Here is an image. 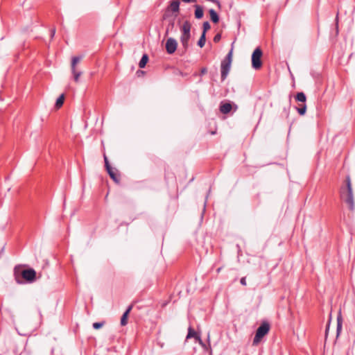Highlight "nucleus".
Wrapping results in <instances>:
<instances>
[{"mask_svg":"<svg viewBox=\"0 0 355 355\" xmlns=\"http://www.w3.org/2000/svg\"><path fill=\"white\" fill-rule=\"evenodd\" d=\"M346 185L342 187L340 191V198L345 201L349 206L350 210L354 209V195L352 191V187L351 183V179L349 175L346 177L345 180Z\"/></svg>","mask_w":355,"mask_h":355,"instance_id":"f257e3e1","label":"nucleus"},{"mask_svg":"<svg viewBox=\"0 0 355 355\" xmlns=\"http://www.w3.org/2000/svg\"><path fill=\"white\" fill-rule=\"evenodd\" d=\"M15 277L18 284H22L21 277L28 283H32L36 279V272L33 268H28L19 271L18 267H15L14 270Z\"/></svg>","mask_w":355,"mask_h":355,"instance_id":"f03ea898","label":"nucleus"},{"mask_svg":"<svg viewBox=\"0 0 355 355\" xmlns=\"http://www.w3.org/2000/svg\"><path fill=\"white\" fill-rule=\"evenodd\" d=\"M233 48L229 51L225 59L221 62L220 72H221V80L224 81L231 68L232 62Z\"/></svg>","mask_w":355,"mask_h":355,"instance_id":"7ed1b4c3","label":"nucleus"},{"mask_svg":"<svg viewBox=\"0 0 355 355\" xmlns=\"http://www.w3.org/2000/svg\"><path fill=\"white\" fill-rule=\"evenodd\" d=\"M263 53L259 47L254 49L252 55V66L254 69H259L262 66L261 57Z\"/></svg>","mask_w":355,"mask_h":355,"instance_id":"20e7f679","label":"nucleus"},{"mask_svg":"<svg viewBox=\"0 0 355 355\" xmlns=\"http://www.w3.org/2000/svg\"><path fill=\"white\" fill-rule=\"evenodd\" d=\"M104 161H105V166L106 167V170L110 176V178L116 183L119 182L120 181V177L117 173V170L115 168H113L111 167V166L109 164L107 157L105 155H104Z\"/></svg>","mask_w":355,"mask_h":355,"instance_id":"39448f33","label":"nucleus"},{"mask_svg":"<svg viewBox=\"0 0 355 355\" xmlns=\"http://www.w3.org/2000/svg\"><path fill=\"white\" fill-rule=\"evenodd\" d=\"M178 42L172 37H169L166 42V50L168 54H173L177 49Z\"/></svg>","mask_w":355,"mask_h":355,"instance_id":"423d86ee","label":"nucleus"},{"mask_svg":"<svg viewBox=\"0 0 355 355\" xmlns=\"http://www.w3.org/2000/svg\"><path fill=\"white\" fill-rule=\"evenodd\" d=\"M193 339L195 342H198L199 344L204 348L206 347L205 344L201 339L200 334H187L185 342H188L189 340Z\"/></svg>","mask_w":355,"mask_h":355,"instance_id":"0eeeda50","label":"nucleus"},{"mask_svg":"<svg viewBox=\"0 0 355 355\" xmlns=\"http://www.w3.org/2000/svg\"><path fill=\"white\" fill-rule=\"evenodd\" d=\"M191 25L189 21H185L180 28L181 35H191Z\"/></svg>","mask_w":355,"mask_h":355,"instance_id":"6e6552de","label":"nucleus"},{"mask_svg":"<svg viewBox=\"0 0 355 355\" xmlns=\"http://www.w3.org/2000/svg\"><path fill=\"white\" fill-rule=\"evenodd\" d=\"M191 35H181L180 42L186 51L189 47V41L190 40Z\"/></svg>","mask_w":355,"mask_h":355,"instance_id":"1a4fd4ad","label":"nucleus"},{"mask_svg":"<svg viewBox=\"0 0 355 355\" xmlns=\"http://www.w3.org/2000/svg\"><path fill=\"white\" fill-rule=\"evenodd\" d=\"M270 330V324L268 322H263L255 333H268Z\"/></svg>","mask_w":355,"mask_h":355,"instance_id":"9d476101","label":"nucleus"},{"mask_svg":"<svg viewBox=\"0 0 355 355\" xmlns=\"http://www.w3.org/2000/svg\"><path fill=\"white\" fill-rule=\"evenodd\" d=\"M232 107V105L230 103H221L220 106V111L223 114H227L231 111Z\"/></svg>","mask_w":355,"mask_h":355,"instance_id":"9b49d317","label":"nucleus"},{"mask_svg":"<svg viewBox=\"0 0 355 355\" xmlns=\"http://www.w3.org/2000/svg\"><path fill=\"white\" fill-rule=\"evenodd\" d=\"M132 308V306H129L127 310L124 312L121 318V324L124 326L127 324V319L128 314L130 313L131 309Z\"/></svg>","mask_w":355,"mask_h":355,"instance_id":"f8f14e48","label":"nucleus"},{"mask_svg":"<svg viewBox=\"0 0 355 355\" xmlns=\"http://www.w3.org/2000/svg\"><path fill=\"white\" fill-rule=\"evenodd\" d=\"M83 56H74L71 59V71H74L76 69V64L83 59Z\"/></svg>","mask_w":355,"mask_h":355,"instance_id":"ddd939ff","label":"nucleus"},{"mask_svg":"<svg viewBox=\"0 0 355 355\" xmlns=\"http://www.w3.org/2000/svg\"><path fill=\"white\" fill-rule=\"evenodd\" d=\"M179 7L180 1L178 0H174L171 3L169 9L174 12H178L179 11Z\"/></svg>","mask_w":355,"mask_h":355,"instance_id":"4468645a","label":"nucleus"},{"mask_svg":"<svg viewBox=\"0 0 355 355\" xmlns=\"http://www.w3.org/2000/svg\"><path fill=\"white\" fill-rule=\"evenodd\" d=\"M195 17L197 19H201L203 17V9L199 5L195 6Z\"/></svg>","mask_w":355,"mask_h":355,"instance_id":"2eb2a0df","label":"nucleus"},{"mask_svg":"<svg viewBox=\"0 0 355 355\" xmlns=\"http://www.w3.org/2000/svg\"><path fill=\"white\" fill-rule=\"evenodd\" d=\"M266 334H255L252 345H258L263 339Z\"/></svg>","mask_w":355,"mask_h":355,"instance_id":"dca6fc26","label":"nucleus"},{"mask_svg":"<svg viewBox=\"0 0 355 355\" xmlns=\"http://www.w3.org/2000/svg\"><path fill=\"white\" fill-rule=\"evenodd\" d=\"M209 15H210L211 19L214 23L218 22L219 17H218L217 12L214 9L209 10Z\"/></svg>","mask_w":355,"mask_h":355,"instance_id":"f3484780","label":"nucleus"},{"mask_svg":"<svg viewBox=\"0 0 355 355\" xmlns=\"http://www.w3.org/2000/svg\"><path fill=\"white\" fill-rule=\"evenodd\" d=\"M148 60V56L147 54H144L141 60L139 61V68H144Z\"/></svg>","mask_w":355,"mask_h":355,"instance_id":"a211bd4d","label":"nucleus"},{"mask_svg":"<svg viewBox=\"0 0 355 355\" xmlns=\"http://www.w3.org/2000/svg\"><path fill=\"white\" fill-rule=\"evenodd\" d=\"M342 316L340 313L337 316V328H336V333H340L342 329Z\"/></svg>","mask_w":355,"mask_h":355,"instance_id":"6ab92c4d","label":"nucleus"},{"mask_svg":"<svg viewBox=\"0 0 355 355\" xmlns=\"http://www.w3.org/2000/svg\"><path fill=\"white\" fill-rule=\"evenodd\" d=\"M64 95L62 94L58 98V99L55 102V107L60 108V107H62V105L64 103Z\"/></svg>","mask_w":355,"mask_h":355,"instance_id":"aec40b11","label":"nucleus"},{"mask_svg":"<svg viewBox=\"0 0 355 355\" xmlns=\"http://www.w3.org/2000/svg\"><path fill=\"white\" fill-rule=\"evenodd\" d=\"M295 99L297 101L305 103L306 100V97L303 92H298L295 96Z\"/></svg>","mask_w":355,"mask_h":355,"instance_id":"412c9836","label":"nucleus"},{"mask_svg":"<svg viewBox=\"0 0 355 355\" xmlns=\"http://www.w3.org/2000/svg\"><path fill=\"white\" fill-rule=\"evenodd\" d=\"M206 42V35L205 34V32H202L198 42V45L202 48L205 46Z\"/></svg>","mask_w":355,"mask_h":355,"instance_id":"4be33fe9","label":"nucleus"},{"mask_svg":"<svg viewBox=\"0 0 355 355\" xmlns=\"http://www.w3.org/2000/svg\"><path fill=\"white\" fill-rule=\"evenodd\" d=\"M297 110L300 115H304L306 111V105L304 103L299 107H297Z\"/></svg>","mask_w":355,"mask_h":355,"instance_id":"5701e85b","label":"nucleus"},{"mask_svg":"<svg viewBox=\"0 0 355 355\" xmlns=\"http://www.w3.org/2000/svg\"><path fill=\"white\" fill-rule=\"evenodd\" d=\"M73 75V79L77 83L79 81V78L81 76L82 73L80 71H77L76 69H74V71H71Z\"/></svg>","mask_w":355,"mask_h":355,"instance_id":"b1692460","label":"nucleus"},{"mask_svg":"<svg viewBox=\"0 0 355 355\" xmlns=\"http://www.w3.org/2000/svg\"><path fill=\"white\" fill-rule=\"evenodd\" d=\"M210 24L208 21H205L202 25L203 31L205 32V34L206 35V32L210 29Z\"/></svg>","mask_w":355,"mask_h":355,"instance_id":"393cba45","label":"nucleus"},{"mask_svg":"<svg viewBox=\"0 0 355 355\" xmlns=\"http://www.w3.org/2000/svg\"><path fill=\"white\" fill-rule=\"evenodd\" d=\"M104 325V322H94L93 323V327L95 329H98L99 328H101V327H103Z\"/></svg>","mask_w":355,"mask_h":355,"instance_id":"a878e982","label":"nucleus"},{"mask_svg":"<svg viewBox=\"0 0 355 355\" xmlns=\"http://www.w3.org/2000/svg\"><path fill=\"white\" fill-rule=\"evenodd\" d=\"M335 22H336V35H338V12H337V14H336Z\"/></svg>","mask_w":355,"mask_h":355,"instance_id":"bb28decb","label":"nucleus"},{"mask_svg":"<svg viewBox=\"0 0 355 355\" xmlns=\"http://www.w3.org/2000/svg\"><path fill=\"white\" fill-rule=\"evenodd\" d=\"M221 35L220 34L218 33L216 34L214 37V42H218L220 40Z\"/></svg>","mask_w":355,"mask_h":355,"instance_id":"cd10ccee","label":"nucleus"},{"mask_svg":"<svg viewBox=\"0 0 355 355\" xmlns=\"http://www.w3.org/2000/svg\"><path fill=\"white\" fill-rule=\"evenodd\" d=\"M240 282L243 286H246L247 283L245 277H242L240 280Z\"/></svg>","mask_w":355,"mask_h":355,"instance_id":"c85d7f7f","label":"nucleus"},{"mask_svg":"<svg viewBox=\"0 0 355 355\" xmlns=\"http://www.w3.org/2000/svg\"><path fill=\"white\" fill-rule=\"evenodd\" d=\"M55 34V28H53L51 30V37L53 38Z\"/></svg>","mask_w":355,"mask_h":355,"instance_id":"c756f323","label":"nucleus"},{"mask_svg":"<svg viewBox=\"0 0 355 355\" xmlns=\"http://www.w3.org/2000/svg\"><path fill=\"white\" fill-rule=\"evenodd\" d=\"M187 333L191 334V333H196V332L195 331V330L193 329H192V327H189L188 328V332Z\"/></svg>","mask_w":355,"mask_h":355,"instance_id":"7c9ffc66","label":"nucleus"},{"mask_svg":"<svg viewBox=\"0 0 355 355\" xmlns=\"http://www.w3.org/2000/svg\"><path fill=\"white\" fill-rule=\"evenodd\" d=\"M207 73V69H206V68H202V69H201V71H200V73H201L202 75H203V74H205V73Z\"/></svg>","mask_w":355,"mask_h":355,"instance_id":"2f4dec72","label":"nucleus"},{"mask_svg":"<svg viewBox=\"0 0 355 355\" xmlns=\"http://www.w3.org/2000/svg\"><path fill=\"white\" fill-rule=\"evenodd\" d=\"M185 3L196 2V0H182Z\"/></svg>","mask_w":355,"mask_h":355,"instance_id":"473e14b6","label":"nucleus"},{"mask_svg":"<svg viewBox=\"0 0 355 355\" xmlns=\"http://www.w3.org/2000/svg\"><path fill=\"white\" fill-rule=\"evenodd\" d=\"M329 331V324H327V327H326V329H325V334H327Z\"/></svg>","mask_w":355,"mask_h":355,"instance_id":"72a5a7b5","label":"nucleus"},{"mask_svg":"<svg viewBox=\"0 0 355 355\" xmlns=\"http://www.w3.org/2000/svg\"><path fill=\"white\" fill-rule=\"evenodd\" d=\"M220 270H221V268H218L217 269V272H218H218H220Z\"/></svg>","mask_w":355,"mask_h":355,"instance_id":"f704fd0d","label":"nucleus"},{"mask_svg":"<svg viewBox=\"0 0 355 355\" xmlns=\"http://www.w3.org/2000/svg\"><path fill=\"white\" fill-rule=\"evenodd\" d=\"M340 334H336V339H338V338L339 337V336H340Z\"/></svg>","mask_w":355,"mask_h":355,"instance_id":"c9c22d12","label":"nucleus"},{"mask_svg":"<svg viewBox=\"0 0 355 355\" xmlns=\"http://www.w3.org/2000/svg\"><path fill=\"white\" fill-rule=\"evenodd\" d=\"M207 340H209V334H207Z\"/></svg>","mask_w":355,"mask_h":355,"instance_id":"e433bc0d","label":"nucleus"},{"mask_svg":"<svg viewBox=\"0 0 355 355\" xmlns=\"http://www.w3.org/2000/svg\"><path fill=\"white\" fill-rule=\"evenodd\" d=\"M328 335H329L328 334H325V339H327V338Z\"/></svg>","mask_w":355,"mask_h":355,"instance_id":"4c0bfd02","label":"nucleus"}]
</instances>
